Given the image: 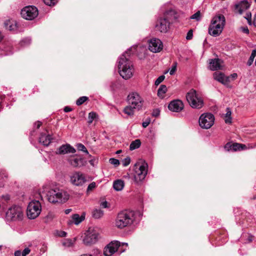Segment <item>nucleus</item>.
I'll return each mask as SVG.
<instances>
[{"instance_id":"nucleus-1","label":"nucleus","mask_w":256,"mask_h":256,"mask_svg":"<svg viewBox=\"0 0 256 256\" xmlns=\"http://www.w3.org/2000/svg\"><path fill=\"white\" fill-rule=\"evenodd\" d=\"M130 50L124 53L119 58L118 70L120 76L125 80L130 78L133 75L134 68L133 64L130 59Z\"/></svg>"},{"instance_id":"nucleus-2","label":"nucleus","mask_w":256,"mask_h":256,"mask_svg":"<svg viewBox=\"0 0 256 256\" xmlns=\"http://www.w3.org/2000/svg\"><path fill=\"white\" fill-rule=\"evenodd\" d=\"M134 213L132 211L123 210L119 212L115 220L116 228L122 229L132 224L134 220Z\"/></svg>"},{"instance_id":"nucleus-3","label":"nucleus","mask_w":256,"mask_h":256,"mask_svg":"<svg viewBox=\"0 0 256 256\" xmlns=\"http://www.w3.org/2000/svg\"><path fill=\"white\" fill-rule=\"evenodd\" d=\"M225 22V18L222 14L214 16L208 28L209 34L213 36H218L224 29Z\"/></svg>"},{"instance_id":"nucleus-4","label":"nucleus","mask_w":256,"mask_h":256,"mask_svg":"<svg viewBox=\"0 0 256 256\" xmlns=\"http://www.w3.org/2000/svg\"><path fill=\"white\" fill-rule=\"evenodd\" d=\"M47 197L48 202L51 203H64L69 198V194L63 190L55 188L48 192Z\"/></svg>"},{"instance_id":"nucleus-5","label":"nucleus","mask_w":256,"mask_h":256,"mask_svg":"<svg viewBox=\"0 0 256 256\" xmlns=\"http://www.w3.org/2000/svg\"><path fill=\"white\" fill-rule=\"evenodd\" d=\"M186 98L190 106L193 108L200 109L204 104L203 98L200 93L194 89L186 94Z\"/></svg>"},{"instance_id":"nucleus-6","label":"nucleus","mask_w":256,"mask_h":256,"mask_svg":"<svg viewBox=\"0 0 256 256\" xmlns=\"http://www.w3.org/2000/svg\"><path fill=\"white\" fill-rule=\"evenodd\" d=\"M173 13L174 12L172 10L166 12L164 14L163 16L160 17L157 20L155 25L156 31L162 33H166L168 31L171 23L170 15Z\"/></svg>"},{"instance_id":"nucleus-7","label":"nucleus","mask_w":256,"mask_h":256,"mask_svg":"<svg viewBox=\"0 0 256 256\" xmlns=\"http://www.w3.org/2000/svg\"><path fill=\"white\" fill-rule=\"evenodd\" d=\"M42 211L41 204L38 200L31 201L27 208L26 214L29 219L33 220L36 218Z\"/></svg>"},{"instance_id":"nucleus-8","label":"nucleus","mask_w":256,"mask_h":256,"mask_svg":"<svg viewBox=\"0 0 256 256\" xmlns=\"http://www.w3.org/2000/svg\"><path fill=\"white\" fill-rule=\"evenodd\" d=\"M134 182L138 184L145 178L147 174L148 164L146 163L141 164H136L134 166Z\"/></svg>"},{"instance_id":"nucleus-9","label":"nucleus","mask_w":256,"mask_h":256,"mask_svg":"<svg viewBox=\"0 0 256 256\" xmlns=\"http://www.w3.org/2000/svg\"><path fill=\"white\" fill-rule=\"evenodd\" d=\"M125 246L128 247L127 243H122L120 244L118 241H113L108 244L104 248V254L105 256H111L116 252L120 249V253L125 251V249H122V247Z\"/></svg>"},{"instance_id":"nucleus-10","label":"nucleus","mask_w":256,"mask_h":256,"mask_svg":"<svg viewBox=\"0 0 256 256\" xmlns=\"http://www.w3.org/2000/svg\"><path fill=\"white\" fill-rule=\"evenodd\" d=\"M20 14L24 19L32 20L38 16V10L35 6H28L24 7L21 10Z\"/></svg>"},{"instance_id":"nucleus-11","label":"nucleus","mask_w":256,"mask_h":256,"mask_svg":"<svg viewBox=\"0 0 256 256\" xmlns=\"http://www.w3.org/2000/svg\"><path fill=\"white\" fill-rule=\"evenodd\" d=\"M214 122V116L211 113H205L202 114L199 118L200 126L204 129H208L211 128Z\"/></svg>"},{"instance_id":"nucleus-12","label":"nucleus","mask_w":256,"mask_h":256,"mask_svg":"<svg viewBox=\"0 0 256 256\" xmlns=\"http://www.w3.org/2000/svg\"><path fill=\"white\" fill-rule=\"evenodd\" d=\"M128 104L132 106L134 108L140 110L143 104L144 100L140 94L136 92L130 94L127 98Z\"/></svg>"},{"instance_id":"nucleus-13","label":"nucleus","mask_w":256,"mask_h":256,"mask_svg":"<svg viewBox=\"0 0 256 256\" xmlns=\"http://www.w3.org/2000/svg\"><path fill=\"white\" fill-rule=\"evenodd\" d=\"M85 236L83 240L84 242L89 245L96 243L98 240V232L94 228H90L85 233Z\"/></svg>"},{"instance_id":"nucleus-14","label":"nucleus","mask_w":256,"mask_h":256,"mask_svg":"<svg viewBox=\"0 0 256 256\" xmlns=\"http://www.w3.org/2000/svg\"><path fill=\"white\" fill-rule=\"evenodd\" d=\"M163 44L162 41L157 38H152L148 42V48L153 52H158L162 50Z\"/></svg>"},{"instance_id":"nucleus-15","label":"nucleus","mask_w":256,"mask_h":256,"mask_svg":"<svg viewBox=\"0 0 256 256\" xmlns=\"http://www.w3.org/2000/svg\"><path fill=\"white\" fill-rule=\"evenodd\" d=\"M70 180L74 185L81 186L86 182V179L82 173L76 172L70 176Z\"/></svg>"},{"instance_id":"nucleus-16","label":"nucleus","mask_w":256,"mask_h":256,"mask_svg":"<svg viewBox=\"0 0 256 256\" xmlns=\"http://www.w3.org/2000/svg\"><path fill=\"white\" fill-rule=\"evenodd\" d=\"M250 6V4L247 0L240 1L235 4L234 12L239 14H242V13L248 9Z\"/></svg>"},{"instance_id":"nucleus-17","label":"nucleus","mask_w":256,"mask_h":256,"mask_svg":"<svg viewBox=\"0 0 256 256\" xmlns=\"http://www.w3.org/2000/svg\"><path fill=\"white\" fill-rule=\"evenodd\" d=\"M168 108L172 112H178L184 109V105L182 100H176L172 101L169 104Z\"/></svg>"},{"instance_id":"nucleus-18","label":"nucleus","mask_w":256,"mask_h":256,"mask_svg":"<svg viewBox=\"0 0 256 256\" xmlns=\"http://www.w3.org/2000/svg\"><path fill=\"white\" fill-rule=\"evenodd\" d=\"M76 150L69 144H62L56 151V154H64L69 153L74 154Z\"/></svg>"},{"instance_id":"nucleus-19","label":"nucleus","mask_w":256,"mask_h":256,"mask_svg":"<svg viewBox=\"0 0 256 256\" xmlns=\"http://www.w3.org/2000/svg\"><path fill=\"white\" fill-rule=\"evenodd\" d=\"M213 76L215 80L223 84H227L230 82V77L226 76L222 72H215Z\"/></svg>"},{"instance_id":"nucleus-20","label":"nucleus","mask_w":256,"mask_h":256,"mask_svg":"<svg viewBox=\"0 0 256 256\" xmlns=\"http://www.w3.org/2000/svg\"><path fill=\"white\" fill-rule=\"evenodd\" d=\"M52 137L47 132H42L39 138V142L44 146H48L51 142Z\"/></svg>"},{"instance_id":"nucleus-21","label":"nucleus","mask_w":256,"mask_h":256,"mask_svg":"<svg viewBox=\"0 0 256 256\" xmlns=\"http://www.w3.org/2000/svg\"><path fill=\"white\" fill-rule=\"evenodd\" d=\"M222 60L220 58L211 59L210 61V69L212 70H216L222 68Z\"/></svg>"},{"instance_id":"nucleus-22","label":"nucleus","mask_w":256,"mask_h":256,"mask_svg":"<svg viewBox=\"0 0 256 256\" xmlns=\"http://www.w3.org/2000/svg\"><path fill=\"white\" fill-rule=\"evenodd\" d=\"M16 206H13L8 208L6 212V218L7 221H15L16 220Z\"/></svg>"},{"instance_id":"nucleus-23","label":"nucleus","mask_w":256,"mask_h":256,"mask_svg":"<svg viewBox=\"0 0 256 256\" xmlns=\"http://www.w3.org/2000/svg\"><path fill=\"white\" fill-rule=\"evenodd\" d=\"M68 161L70 164L74 167H80L83 165V159L78 156H73L70 158Z\"/></svg>"},{"instance_id":"nucleus-24","label":"nucleus","mask_w":256,"mask_h":256,"mask_svg":"<svg viewBox=\"0 0 256 256\" xmlns=\"http://www.w3.org/2000/svg\"><path fill=\"white\" fill-rule=\"evenodd\" d=\"M246 146L244 144H240L238 143H235L232 144H230L229 143L226 144L224 146V148L229 150L230 148L234 151L240 150L246 148Z\"/></svg>"},{"instance_id":"nucleus-25","label":"nucleus","mask_w":256,"mask_h":256,"mask_svg":"<svg viewBox=\"0 0 256 256\" xmlns=\"http://www.w3.org/2000/svg\"><path fill=\"white\" fill-rule=\"evenodd\" d=\"M124 181L122 180H117L113 182V188L116 191L122 190L124 188Z\"/></svg>"},{"instance_id":"nucleus-26","label":"nucleus","mask_w":256,"mask_h":256,"mask_svg":"<svg viewBox=\"0 0 256 256\" xmlns=\"http://www.w3.org/2000/svg\"><path fill=\"white\" fill-rule=\"evenodd\" d=\"M104 216V211L100 209L96 208L92 212V216L96 219H98Z\"/></svg>"},{"instance_id":"nucleus-27","label":"nucleus","mask_w":256,"mask_h":256,"mask_svg":"<svg viewBox=\"0 0 256 256\" xmlns=\"http://www.w3.org/2000/svg\"><path fill=\"white\" fill-rule=\"evenodd\" d=\"M167 91V88L166 86L162 84L160 86L158 90V96L161 98L164 97V94Z\"/></svg>"},{"instance_id":"nucleus-28","label":"nucleus","mask_w":256,"mask_h":256,"mask_svg":"<svg viewBox=\"0 0 256 256\" xmlns=\"http://www.w3.org/2000/svg\"><path fill=\"white\" fill-rule=\"evenodd\" d=\"M136 109L131 105L126 106L124 110V112L128 116H132L134 114V110Z\"/></svg>"},{"instance_id":"nucleus-29","label":"nucleus","mask_w":256,"mask_h":256,"mask_svg":"<svg viewBox=\"0 0 256 256\" xmlns=\"http://www.w3.org/2000/svg\"><path fill=\"white\" fill-rule=\"evenodd\" d=\"M141 144V142L140 140H136L132 142L130 146V149L131 150H134L138 148Z\"/></svg>"},{"instance_id":"nucleus-30","label":"nucleus","mask_w":256,"mask_h":256,"mask_svg":"<svg viewBox=\"0 0 256 256\" xmlns=\"http://www.w3.org/2000/svg\"><path fill=\"white\" fill-rule=\"evenodd\" d=\"M72 218L76 224H78L84 220V216H80L78 214H74L72 216Z\"/></svg>"},{"instance_id":"nucleus-31","label":"nucleus","mask_w":256,"mask_h":256,"mask_svg":"<svg viewBox=\"0 0 256 256\" xmlns=\"http://www.w3.org/2000/svg\"><path fill=\"white\" fill-rule=\"evenodd\" d=\"M4 27L6 29L12 31L14 30V27L16 26V23L14 24L12 23L11 20H6L4 23Z\"/></svg>"},{"instance_id":"nucleus-32","label":"nucleus","mask_w":256,"mask_h":256,"mask_svg":"<svg viewBox=\"0 0 256 256\" xmlns=\"http://www.w3.org/2000/svg\"><path fill=\"white\" fill-rule=\"evenodd\" d=\"M226 113L225 116L224 121L226 124H230L232 122V112L230 108H226Z\"/></svg>"},{"instance_id":"nucleus-33","label":"nucleus","mask_w":256,"mask_h":256,"mask_svg":"<svg viewBox=\"0 0 256 256\" xmlns=\"http://www.w3.org/2000/svg\"><path fill=\"white\" fill-rule=\"evenodd\" d=\"M31 43V39L30 38H26L22 39L19 42V44L22 47L29 46Z\"/></svg>"},{"instance_id":"nucleus-34","label":"nucleus","mask_w":256,"mask_h":256,"mask_svg":"<svg viewBox=\"0 0 256 256\" xmlns=\"http://www.w3.org/2000/svg\"><path fill=\"white\" fill-rule=\"evenodd\" d=\"M256 56V50H252L251 55L248 61L247 64L248 66H250V65H252Z\"/></svg>"},{"instance_id":"nucleus-35","label":"nucleus","mask_w":256,"mask_h":256,"mask_svg":"<svg viewBox=\"0 0 256 256\" xmlns=\"http://www.w3.org/2000/svg\"><path fill=\"white\" fill-rule=\"evenodd\" d=\"M88 100V97L86 96H83L79 98L76 101V104L77 106H80L84 102Z\"/></svg>"},{"instance_id":"nucleus-36","label":"nucleus","mask_w":256,"mask_h":256,"mask_svg":"<svg viewBox=\"0 0 256 256\" xmlns=\"http://www.w3.org/2000/svg\"><path fill=\"white\" fill-rule=\"evenodd\" d=\"M96 114L94 112H90L88 114V122L90 124L96 118Z\"/></svg>"},{"instance_id":"nucleus-37","label":"nucleus","mask_w":256,"mask_h":256,"mask_svg":"<svg viewBox=\"0 0 256 256\" xmlns=\"http://www.w3.org/2000/svg\"><path fill=\"white\" fill-rule=\"evenodd\" d=\"M77 148L78 150L82 151L88 154V152L86 146L82 144H77Z\"/></svg>"},{"instance_id":"nucleus-38","label":"nucleus","mask_w":256,"mask_h":256,"mask_svg":"<svg viewBox=\"0 0 256 256\" xmlns=\"http://www.w3.org/2000/svg\"><path fill=\"white\" fill-rule=\"evenodd\" d=\"M201 16H200V11L197 12L194 14H192L190 16V19L192 20H196L197 21H198L200 20Z\"/></svg>"},{"instance_id":"nucleus-39","label":"nucleus","mask_w":256,"mask_h":256,"mask_svg":"<svg viewBox=\"0 0 256 256\" xmlns=\"http://www.w3.org/2000/svg\"><path fill=\"white\" fill-rule=\"evenodd\" d=\"M62 245L66 247H70L72 246L73 242L71 240L66 239L62 242Z\"/></svg>"},{"instance_id":"nucleus-40","label":"nucleus","mask_w":256,"mask_h":256,"mask_svg":"<svg viewBox=\"0 0 256 256\" xmlns=\"http://www.w3.org/2000/svg\"><path fill=\"white\" fill-rule=\"evenodd\" d=\"M176 68H177V62H174L172 64V67L170 70V75H173L174 72H176Z\"/></svg>"},{"instance_id":"nucleus-41","label":"nucleus","mask_w":256,"mask_h":256,"mask_svg":"<svg viewBox=\"0 0 256 256\" xmlns=\"http://www.w3.org/2000/svg\"><path fill=\"white\" fill-rule=\"evenodd\" d=\"M110 164L117 166L120 164V162L118 160L114 158H110L109 160Z\"/></svg>"},{"instance_id":"nucleus-42","label":"nucleus","mask_w":256,"mask_h":256,"mask_svg":"<svg viewBox=\"0 0 256 256\" xmlns=\"http://www.w3.org/2000/svg\"><path fill=\"white\" fill-rule=\"evenodd\" d=\"M44 2L48 6H54L57 2V0H44Z\"/></svg>"},{"instance_id":"nucleus-43","label":"nucleus","mask_w":256,"mask_h":256,"mask_svg":"<svg viewBox=\"0 0 256 256\" xmlns=\"http://www.w3.org/2000/svg\"><path fill=\"white\" fill-rule=\"evenodd\" d=\"M24 216V212L21 210H17V220H22Z\"/></svg>"},{"instance_id":"nucleus-44","label":"nucleus","mask_w":256,"mask_h":256,"mask_svg":"<svg viewBox=\"0 0 256 256\" xmlns=\"http://www.w3.org/2000/svg\"><path fill=\"white\" fill-rule=\"evenodd\" d=\"M165 76L164 75L159 76L155 81L154 84L156 86L160 84L164 79Z\"/></svg>"},{"instance_id":"nucleus-45","label":"nucleus","mask_w":256,"mask_h":256,"mask_svg":"<svg viewBox=\"0 0 256 256\" xmlns=\"http://www.w3.org/2000/svg\"><path fill=\"white\" fill-rule=\"evenodd\" d=\"M130 162V158L129 157H127L122 160V165L124 166H128Z\"/></svg>"},{"instance_id":"nucleus-46","label":"nucleus","mask_w":256,"mask_h":256,"mask_svg":"<svg viewBox=\"0 0 256 256\" xmlns=\"http://www.w3.org/2000/svg\"><path fill=\"white\" fill-rule=\"evenodd\" d=\"M96 187V184L95 182H92L90 183L87 188V192L91 191L93 190Z\"/></svg>"},{"instance_id":"nucleus-47","label":"nucleus","mask_w":256,"mask_h":256,"mask_svg":"<svg viewBox=\"0 0 256 256\" xmlns=\"http://www.w3.org/2000/svg\"><path fill=\"white\" fill-rule=\"evenodd\" d=\"M192 38V30H190L187 33L186 36V39L188 40H191Z\"/></svg>"},{"instance_id":"nucleus-48","label":"nucleus","mask_w":256,"mask_h":256,"mask_svg":"<svg viewBox=\"0 0 256 256\" xmlns=\"http://www.w3.org/2000/svg\"><path fill=\"white\" fill-rule=\"evenodd\" d=\"M30 252V250L28 248H26L24 249V250L22 252V256H26L27 254H28Z\"/></svg>"},{"instance_id":"nucleus-49","label":"nucleus","mask_w":256,"mask_h":256,"mask_svg":"<svg viewBox=\"0 0 256 256\" xmlns=\"http://www.w3.org/2000/svg\"><path fill=\"white\" fill-rule=\"evenodd\" d=\"M160 111L158 109H155L153 110L152 114L154 117H157L160 115Z\"/></svg>"},{"instance_id":"nucleus-50","label":"nucleus","mask_w":256,"mask_h":256,"mask_svg":"<svg viewBox=\"0 0 256 256\" xmlns=\"http://www.w3.org/2000/svg\"><path fill=\"white\" fill-rule=\"evenodd\" d=\"M54 217V215L52 213H48L46 216L47 220H51Z\"/></svg>"},{"instance_id":"nucleus-51","label":"nucleus","mask_w":256,"mask_h":256,"mask_svg":"<svg viewBox=\"0 0 256 256\" xmlns=\"http://www.w3.org/2000/svg\"><path fill=\"white\" fill-rule=\"evenodd\" d=\"M244 18L246 20L250 19L252 18V14L250 12H247L246 14V16H244Z\"/></svg>"},{"instance_id":"nucleus-52","label":"nucleus","mask_w":256,"mask_h":256,"mask_svg":"<svg viewBox=\"0 0 256 256\" xmlns=\"http://www.w3.org/2000/svg\"><path fill=\"white\" fill-rule=\"evenodd\" d=\"M242 29V31L243 32L245 33V34H249V30L247 26H246V27H242L241 28Z\"/></svg>"},{"instance_id":"nucleus-53","label":"nucleus","mask_w":256,"mask_h":256,"mask_svg":"<svg viewBox=\"0 0 256 256\" xmlns=\"http://www.w3.org/2000/svg\"><path fill=\"white\" fill-rule=\"evenodd\" d=\"M42 125V122L40 121H38L36 122L34 124V126L36 127L37 129L39 128Z\"/></svg>"},{"instance_id":"nucleus-54","label":"nucleus","mask_w":256,"mask_h":256,"mask_svg":"<svg viewBox=\"0 0 256 256\" xmlns=\"http://www.w3.org/2000/svg\"><path fill=\"white\" fill-rule=\"evenodd\" d=\"M150 120H146V122H142V126L144 128H146V126H148V124H150Z\"/></svg>"},{"instance_id":"nucleus-55","label":"nucleus","mask_w":256,"mask_h":256,"mask_svg":"<svg viewBox=\"0 0 256 256\" xmlns=\"http://www.w3.org/2000/svg\"><path fill=\"white\" fill-rule=\"evenodd\" d=\"M72 110V108L68 106H66L64 108V111L66 112H70Z\"/></svg>"},{"instance_id":"nucleus-56","label":"nucleus","mask_w":256,"mask_h":256,"mask_svg":"<svg viewBox=\"0 0 256 256\" xmlns=\"http://www.w3.org/2000/svg\"><path fill=\"white\" fill-rule=\"evenodd\" d=\"M100 206L104 208H106L108 207V203L106 202H102L101 203Z\"/></svg>"},{"instance_id":"nucleus-57","label":"nucleus","mask_w":256,"mask_h":256,"mask_svg":"<svg viewBox=\"0 0 256 256\" xmlns=\"http://www.w3.org/2000/svg\"><path fill=\"white\" fill-rule=\"evenodd\" d=\"M237 76H238L237 74L236 73H234V74H232L229 77H230V78H232L234 80L237 78Z\"/></svg>"},{"instance_id":"nucleus-58","label":"nucleus","mask_w":256,"mask_h":256,"mask_svg":"<svg viewBox=\"0 0 256 256\" xmlns=\"http://www.w3.org/2000/svg\"><path fill=\"white\" fill-rule=\"evenodd\" d=\"M72 210L71 209H66L65 210V214H68L70 212H71Z\"/></svg>"},{"instance_id":"nucleus-59","label":"nucleus","mask_w":256,"mask_h":256,"mask_svg":"<svg viewBox=\"0 0 256 256\" xmlns=\"http://www.w3.org/2000/svg\"><path fill=\"white\" fill-rule=\"evenodd\" d=\"M248 21V23L249 25L252 24V18L250 19L246 20Z\"/></svg>"},{"instance_id":"nucleus-60","label":"nucleus","mask_w":256,"mask_h":256,"mask_svg":"<svg viewBox=\"0 0 256 256\" xmlns=\"http://www.w3.org/2000/svg\"><path fill=\"white\" fill-rule=\"evenodd\" d=\"M253 24L256 27V17H255V16L254 18Z\"/></svg>"},{"instance_id":"nucleus-61","label":"nucleus","mask_w":256,"mask_h":256,"mask_svg":"<svg viewBox=\"0 0 256 256\" xmlns=\"http://www.w3.org/2000/svg\"><path fill=\"white\" fill-rule=\"evenodd\" d=\"M22 253L20 250H17V256H20Z\"/></svg>"},{"instance_id":"nucleus-62","label":"nucleus","mask_w":256,"mask_h":256,"mask_svg":"<svg viewBox=\"0 0 256 256\" xmlns=\"http://www.w3.org/2000/svg\"><path fill=\"white\" fill-rule=\"evenodd\" d=\"M4 36L1 32H0V42L3 39Z\"/></svg>"},{"instance_id":"nucleus-63","label":"nucleus","mask_w":256,"mask_h":256,"mask_svg":"<svg viewBox=\"0 0 256 256\" xmlns=\"http://www.w3.org/2000/svg\"><path fill=\"white\" fill-rule=\"evenodd\" d=\"M66 232H62V234L61 236H66Z\"/></svg>"},{"instance_id":"nucleus-64","label":"nucleus","mask_w":256,"mask_h":256,"mask_svg":"<svg viewBox=\"0 0 256 256\" xmlns=\"http://www.w3.org/2000/svg\"><path fill=\"white\" fill-rule=\"evenodd\" d=\"M80 256H92L91 254H82Z\"/></svg>"}]
</instances>
